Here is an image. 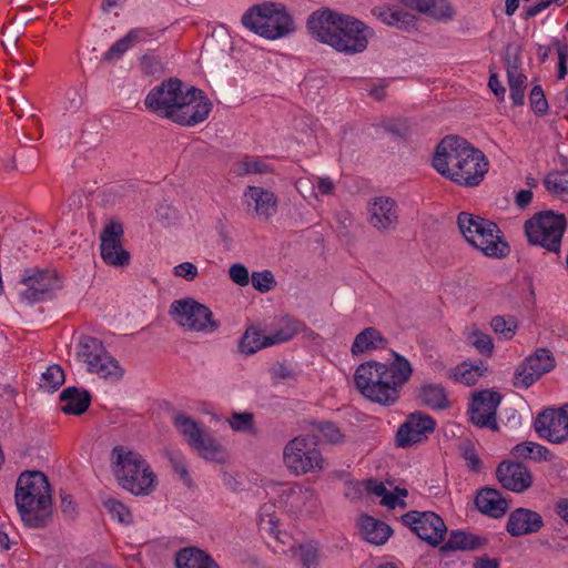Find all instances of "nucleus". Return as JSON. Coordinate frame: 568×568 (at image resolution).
<instances>
[{
  "mask_svg": "<svg viewBox=\"0 0 568 568\" xmlns=\"http://www.w3.org/2000/svg\"><path fill=\"white\" fill-rule=\"evenodd\" d=\"M146 110L162 119L193 126L205 121L212 111V102L195 87H185L178 78L155 85L144 99Z\"/></svg>",
  "mask_w": 568,
  "mask_h": 568,
  "instance_id": "1",
  "label": "nucleus"
},
{
  "mask_svg": "<svg viewBox=\"0 0 568 568\" xmlns=\"http://www.w3.org/2000/svg\"><path fill=\"white\" fill-rule=\"evenodd\" d=\"M386 363L368 361L361 364L354 374L359 393L371 402L390 406L395 404L403 387L413 376L410 362L399 353L392 351Z\"/></svg>",
  "mask_w": 568,
  "mask_h": 568,
  "instance_id": "2",
  "label": "nucleus"
},
{
  "mask_svg": "<svg viewBox=\"0 0 568 568\" xmlns=\"http://www.w3.org/2000/svg\"><path fill=\"white\" fill-rule=\"evenodd\" d=\"M433 168L459 186L474 187L484 180L489 162L480 150L465 139L447 135L436 146Z\"/></svg>",
  "mask_w": 568,
  "mask_h": 568,
  "instance_id": "3",
  "label": "nucleus"
},
{
  "mask_svg": "<svg viewBox=\"0 0 568 568\" xmlns=\"http://www.w3.org/2000/svg\"><path fill=\"white\" fill-rule=\"evenodd\" d=\"M306 26L320 42L348 55L364 52L374 34L362 21L329 9L313 12Z\"/></svg>",
  "mask_w": 568,
  "mask_h": 568,
  "instance_id": "4",
  "label": "nucleus"
},
{
  "mask_svg": "<svg viewBox=\"0 0 568 568\" xmlns=\"http://www.w3.org/2000/svg\"><path fill=\"white\" fill-rule=\"evenodd\" d=\"M14 503L24 526L34 529L45 527L52 517L51 488L45 475L39 470L20 474Z\"/></svg>",
  "mask_w": 568,
  "mask_h": 568,
  "instance_id": "5",
  "label": "nucleus"
},
{
  "mask_svg": "<svg viewBox=\"0 0 568 568\" xmlns=\"http://www.w3.org/2000/svg\"><path fill=\"white\" fill-rule=\"evenodd\" d=\"M111 456L112 473L123 489L136 496L154 490L155 474L139 453L116 446Z\"/></svg>",
  "mask_w": 568,
  "mask_h": 568,
  "instance_id": "6",
  "label": "nucleus"
},
{
  "mask_svg": "<svg viewBox=\"0 0 568 568\" xmlns=\"http://www.w3.org/2000/svg\"><path fill=\"white\" fill-rule=\"evenodd\" d=\"M241 21L246 29L268 40L286 37L295 29L291 14L280 2L254 4L244 12Z\"/></svg>",
  "mask_w": 568,
  "mask_h": 568,
  "instance_id": "7",
  "label": "nucleus"
},
{
  "mask_svg": "<svg viewBox=\"0 0 568 568\" xmlns=\"http://www.w3.org/2000/svg\"><path fill=\"white\" fill-rule=\"evenodd\" d=\"M457 224L464 239L485 256L500 258L508 254L509 246L501 240V232L496 223L468 212H460Z\"/></svg>",
  "mask_w": 568,
  "mask_h": 568,
  "instance_id": "8",
  "label": "nucleus"
},
{
  "mask_svg": "<svg viewBox=\"0 0 568 568\" xmlns=\"http://www.w3.org/2000/svg\"><path fill=\"white\" fill-rule=\"evenodd\" d=\"M565 230V215L556 214L552 211L539 212L525 222L528 243L555 254L560 253Z\"/></svg>",
  "mask_w": 568,
  "mask_h": 568,
  "instance_id": "9",
  "label": "nucleus"
},
{
  "mask_svg": "<svg viewBox=\"0 0 568 568\" xmlns=\"http://www.w3.org/2000/svg\"><path fill=\"white\" fill-rule=\"evenodd\" d=\"M170 315L179 326L191 332L212 334L220 327L212 311L192 297L173 301Z\"/></svg>",
  "mask_w": 568,
  "mask_h": 568,
  "instance_id": "10",
  "label": "nucleus"
},
{
  "mask_svg": "<svg viewBox=\"0 0 568 568\" xmlns=\"http://www.w3.org/2000/svg\"><path fill=\"white\" fill-rule=\"evenodd\" d=\"M283 459L286 467L296 475L318 471L325 467L317 442L311 436L291 439L284 447Z\"/></svg>",
  "mask_w": 568,
  "mask_h": 568,
  "instance_id": "11",
  "label": "nucleus"
},
{
  "mask_svg": "<svg viewBox=\"0 0 568 568\" xmlns=\"http://www.w3.org/2000/svg\"><path fill=\"white\" fill-rule=\"evenodd\" d=\"M78 356L88 365L89 372L105 379L118 382L123 375L119 362L105 351L102 342L95 337H81Z\"/></svg>",
  "mask_w": 568,
  "mask_h": 568,
  "instance_id": "12",
  "label": "nucleus"
},
{
  "mask_svg": "<svg viewBox=\"0 0 568 568\" xmlns=\"http://www.w3.org/2000/svg\"><path fill=\"white\" fill-rule=\"evenodd\" d=\"M20 283L24 286L20 291V297L28 304L48 300L61 288V281L57 272L49 268H26Z\"/></svg>",
  "mask_w": 568,
  "mask_h": 568,
  "instance_id": "13",
  "label": "nucleus"
},
{
  "mask_svg": "<svg viewBox=\"0 0 568 568\" xmlns=\"http://www.w3.org/2000/svg\"><path fill=\"white\" fill-rule=\"evenodd\" d=\"M538 436L552 444L568 442V403L558 408H546L535 419Z\"/></svg>",
  "mask_w": 568,
  "mask_h": 568,
  "instance_id": "14",
  "label": "nucleus"
},
{
  "mask_svg": "<svg viewBox=\"0 0 568 568\" xmlns=\"http://www.w3.org/2000/svg\"><path fill=\"white\" fill-rule=\"evenodd\" d=\"M555 366L556 361L551 352L546 348H538L517 367L514 375V385L528 388L544 374L552 371Z\"/></svg>",
  "mask_w": 568,
  "mask_h": 568,
  "instance_id": "15",
  "label": "nucleus"
},
{
  "mask_svg": "<svg viewBox=\"0 0 568 568\" xmlns=\"http://www.w3.org/2000/svg\"><path fill=\"white\" fill-rule=\"evenodd\" d=\"M403 520L423 540L432 546L439 545L447 532L444 520L433 511H409Z\"/></svg>",
  "mask_w": 568,
  "mask_h": 568,
  "instance_id": "16",
  "label": "nucleus"
},
{
  "mask_svg": "<svg viewBox=\"0 0 568 568\" xmlns=\"http://www.w3.org/2000/svg\"><path fill=\"white\" fill-rule=\"evenodd\" d=\"M123 232V225L120 222L111 221L100 235L101 257L109 265L124 266L130 262V253L121 243Z\"/></svg>",
  "mask_w": 568,
  "mask_h": 568,
  "instance_id": "17",
  "label": "nucleus"
},
{
  "mask_svg": "<svg viewBox=\"0 0 568 568\" xmlns=\"http://www.w3.org/2000/svg\"><path fill=\"white\" fill-rule=\"evenodd\" d=\"M435 426L436 422L429 415L420 412L412 413L398 428L396 444L398 447L406 448L422 443L428 434L434 432Z\"/></svg>",
  "mask_w": 568,
  "mask_h": 568,
  "instance_id": "18",
  "label": "nucleus"
},
{
  "mask_svg": "<svg viewBox=\"0 0 568 568\" xmlns=\"http://www.w3.org/2000/svg\"><path fill=\"white\" fill-rule=\"evenodd\" d=\"M500 403L497 392L481 390L475 393L469 407L470 420L480 428L497 429L496 413Z\"/></svg>",
  "mask_w": 568,
  "mask_h": 568,
  "instance_id": "19",
  "label": "nucleus"
},
{
  "mask_svg": "<svg viewBox=\"0 0 568 568\" xmlns=\"http://www.w3.org/2000/svg\"><path fill=\"white\" fill-rule=\"evenodd\" d=\"M243 202L248 213L265 221L277 212V196L273 191L262 186L248 185L244 190Z\"/></svg>",
  "mask_w": 568,
  "mask_h": 568,
  "instance_id": "20",
  "label": "nucleus"
},
{
  "mask_svg": "<svg viewBox=\"0 0 568 568\" xmlns=\"http://www.w3.org/2000/svg\"><path fill=\"white\" fill-rule=\"evenodd\" d=\"M368 222L379 232H389L398 224V205L388 196L374 197L368 204Z\"/></svg>",
  "mask_w": 568,
  "mask_h": 568,
  "instance_id": "21",
  "label": "nucleus"
},
{
  "mask_svg": "<svg viewBox=\"0 0 568 568\" xmlns=\"http://www.w3.org/2000/svg\"><path fill=\"white\" fill-rule=\"evenodd\" d=\"M496 476L504 488L515 493H523L532 484L528 468L520 463H500L497 467Z\"/></svg>",
  "mask_w": 568,
  "mask_h": 568,
  "instance_id": "22",
  "label": "nucleus"
},
{
  "mask_svg": "<svg viewBox=\"0 0 568 568\" xmlns=\"http://www.w3.org/2000/svg\"><path fill=\"white\" fill-rule=\"evenodd\" d=\"M542 525V518L538 513L517 508L510 513L506 529L513 537H519L539 531Z\"/></svg>",
  "mask_w": 568,
  "mask_h": 568,
  "instance_id": "23",
  "label": "nucleus"
},
{
  "mask_svg": "<svg viewBox=\"0 0 568 568\" xmlns=\"http://www.w3.org/2000/svg\"><path fill=\"white\" fill-rule=\"evenodd\" d=\"M409 9L426 13L436 21L448 22L455 18L456 10L447 0H405Z\"/></svg>",
  "mask_w": 568,
  "mask_h": 568,
  "instance_id": "24",
  "label": "nucleus"
},
{
  "mask_svg": "<svg viewBox=\"0 0 568 568\" xmlns=\"http://www.w3.org/2000/svg\"><path fill=\"white\" fill-rule=\"evenodd\" d=\"M475 505L480 513L494 518L503 517L508 509V504L501 494L497 489L488 487L478 491Z\"/></svg>",
  "mask_w": 568,
  "mask_h": 568,
  "instance_id": "25",
  "label": "nucleus"
},
{
  "mask_svg": "<svg viewBox=\"0 0 568 568\" xmlns=\"http://www.w3.org/2000/svg\"><path fill=\"white\" fill-rule=\"evenodd\" d=\"M486 544L487 539L483 536L464 530H453L442 549L444 551H471L483 548Z\"/></svg>",
  "mask_w": 568,
  "mask_h": 568,
  "instance_id": "26",
  "label": "nucleus"
},
{
  "mask_svg": "<svg viewBox=\"0 0 568 568\" xmlns=\"http://www.w3.org/2000/svg\"><path fill=\"white\" fill-rule=\"evenodd\" d=\"M63 403L61 410L69 415L83 414L91 403V396L87 390H79L77 387H68L60 394Z\"/></svg>",
  "mask_w": 568,
  "mask_h": 568,
  "instance_id": "27",
  "label": "nucleus"
},
{
  "mask_svg": "<svg viewBox=\"0 0 568 568\" xmlns=\"http://www.w3.org/2000/svg\"><path fill=\"white\" fill-rule=\"evenodd\" d=\"M359 528L364 539L373 545L385 544L392 534L388 525L371 516L359 518Z\"/></svg>",
  "mask_w": 568,
  "mask_h": 568,
  "instance_id": "28",
  "label": "nucleus"
},
{
  "mask_svg": "<svg viewBox=\"0 0 568 568\" xmlns=\"http://www.w3.org/2000/svg\"><path fill=\"white\" fill-rule=\"evenodd\" d=\"M387 339L375 327H366L359 332L351 347L353 355L363 354L368 351L385 348Z\"/></svg>",
  "mask_w": 568,
  "mask_h": 568,
  "instance_id": "29",
  "label": "nucleus"
},
{
  "mask_svg": "<svg viewBox=\"0 0 568 568\" xmlns=\"http://www.w3.org/2000/svg\"><path fill=\"white\" fill-rule=\"evenodd\" d=\"M282 501L290 505L294 509H302L303 507L311 506L315 499V491L311 487L302 485L285 486L280 495Z\"/></svg>",
  "mask_w": 568,
  "mask_h": 568,
  "instance_id": "30",
  "label": "nucleus"
},
{
  "mask_svg": "<svg viewBox=\"0 0 568 568\" xmlns=\"http://www.w3.org/2000/svg\"><path fill=\"white\" fill-rule=\"evenodd\" d=\"M175 561L178 568H220L207 554L197 548L180 550Z\"/></svg>",
  "mask_w": 568,
  "mask_h": 568,
  "instance_id": "31",
  "label": "nucleus"
},
{
  "mask_svg": "<svg viewBox=\"0 0 568 568\" xmlns=\"http://www.w3.org/2000/svg\"><path fill=\"white\" fill-rule=\"evenodd\" d=\"M304 328V324L298 320L285 316L280 320L276 327L267 334L271 345H277L291 341L300 331Z\"/></svg>",
  "mask_w": 568,
  "mask_h": 568,
  "instance_id": "32",
  "label": "nucleus"
},
{
  "mask_svg": "<svg viewBox=\"0 0 568 568\" xmlns=\"http://www.w3.org/2000/svg\"><path fill=\"white\" fill-rule=\"evenodd\" d=\"M204 459L221 462L224 458L220 443L205 430L190 444Z\"/></svg>",
  "mask_w": 568,
  "mask_h": 568,
  "instance_id": "33",
  "label": "nucleus"
},
{
  "mask_svg": "<svg viewBox=\"0 0 568 568\" xmlns=\"http://www.w3.org/2000/svg\"><path fill=\"white\" fill-rule=\"evenodd\" d=\"M487 371L486 365L480 361L477 364L463 362L457 365L449 374V377L457 383L473 386Z\"/></svg>",
  "mask_w": 568,
  "mask_h": 568,
  "instance_id": "34",
  "label": "nucleus"
},
{
  "mask_svg": "<svg viewBox=\"0 0 568 568\" xmlns=\"http://www.w3.org/2000/svg\"><path fill=\"white\" fill-rule=\"evenodd\" d=\"M418 399L432 409H445L449 405L446 390L440 384L423 385L418 390Z\"/></svg>",
  "mask_w": 568,
  "mask_h": 568,
  "instance_id": "35",
  "label": "nucleus"
},
{
  "mask_svg": "<svg viewBox=\"0 0 568 568\" xmlns=\"http://www.w3.org/2000/svg\"><path fill=\"white\" fill-rule=\"evenodd\" d=\"M292 554L297 559L301 568H317L320 564V546L317 542L307 541L292 547Z\"/></svg>",
  "mask_w": 568,
  "mask_h": 568,
  "instance_id": "36",
  "label": "nucleus"
},
{
  "mask_svg": "<svg viewBox=\"0 0 568 568\" xmlns=\"http://www.w3.org/2000/svg\"><path fill=\"white\" fill-rule=\"evenodd\" d=\"M272 346L267 334L263 335L257 328L250 327L242 336L239 348L245 355H252L257 351Z\"/></svg>",
  "mask_w": 568,
  "mask_h": 568,
  "instance_id": "37",
  "label": "nucleus"
},
{
  "mask_svg": "<svg viewBox=\"0 0 568 568\" xmlns=\"http://www.w3.org/2000/svg\"><path fill=\"white\" fill-rule=\"evenodd\" d=\"M311 184V195L317 199L314 189L317 187L322 195H333L336 190L334 181L329 176H313V180L300 179L296 181V190L304 196V190Z\"/></svg>",
  "mask_w": 568,
  "mask_h": 568,
  "instance_id": "38",
  "label": "nucleus"
},
{
  "mask_svg": "<svg viewBox=\"0 0 568 568\" xmlns=\"http://www.w3.org/2000/svg\"><path fill=\"white\" fill-rule=\"evenodd\" d=\"M235 172L240 176L252 174H268L273 172V168L260 158H245L236 163Z\"/></svg>",
  "mask_w": 568,
  "mask_h": 568,
  "instance_id": "39",
  "label": "nucleus"
},
{
  "mask_svg": "<svg viewBox=\"0 0 568 568\" xmlns=\"http://www.w3.org/2000/svg\"><path fill=\"white\" fill-rule=\"evenodd\" d=\"M548 449L534 442H524L516 445L513 449V454L519 458H529L536 462L546 460Z\"/></svg>",
  "mask_w": 568,
  "mask_h": 568,
  "instance_id": "40",
  "label": "nucleus"
},
{
  "mask_svg": "<svg viewBox=\"0 0 568 568\" xmlns=\"http://www.w3.org/2000/svg\"><path fill=\"white\" fill-rule=\"evenodd\" d=\"M490 327L495 334L499 335L503 339H511L517 331L518 323L514 316L496 315L490 321Z\"/></svg>",
  "mask_w": 568,
  "mask_h": 568,
  "instance_id": "41",
  "label": "nucleus"
},
{
  "mask_svg": "<svg viewBox=\"0 0 568 568\" xmlns=\"http://www.w3.org/2000/svg\"><path fill=\"white\" fill-rule=\"evenodd\" d=\"M467 342L483 356L490 357L493 355L494 343L491 337L478 328H469L467 333Z\"/></svg>",
  "mask_w": 568,
  "mask_h": 568,
  "instance_id": "42",
  "label": "nucleus"
},
{
  "mask_svg": "<svg viewBox=\"0 0 568 568\" xmlns=\"http://www.w3.org/2000/svg\"><path fill=\"white\" fill-rule=\"evenodd\" d=\"M64 373L60 365H50L42 373L40 388L48 393H53L64 383Z\"/></svg>",
  "mask_w": 568,
  "mask_h": 568,
  "instance_id": "43",
  "label": "nucleus"
},
{
  "mask_svg": "<svg viewBox=\"0 0 568 568\" xmlns=\"http://www.w3.org/2000/svg\"><path fill=\"white\" fill-rule=\"evenodd\" d=\"M174 425L179 432L184 436L189 445L199 437L203 429H201L197 423L185 414H178L174 417Z\"/></svg>",
  "mask_w": 568,
  "mask_h": 568,
  "instance_id": "44",
  "label": "nucleus"
},
{
  "mask_svg": "<svg viewBox=\"0 0 568 568\" xmlns=\"http://www.w3.org/2000/svg\"><path fill=\"white\" fill-rule=\"evenodd\" d=\"M544 184L555 195L568 194V170L549 173L545 178Z\"/></svg>",
  "mask_w": 568,
  "mask_h": 568,
  "instance_id": "45",
  "label": "nucleus"
},
{
  "mask_svg": "<svg viewBox=\"0 0 568 568\" xmlns=\"http://www.w3.org/2000/svg\"><path fill=\"white\" fill-rule=\"evenodd\" d=\"M506 67L509 89H525L527 78L520 71L518 57H514L513 59L508 57Z\"/></svg>",
  "mask_w": 568,
  "mask_h": 568,
  "instance_id": "46",
  "label": "nucleus"
},
{
  "mask_svg": "<svg viewBox=\"0 0 568 568\" xmlns=\"http://www.w3.org/2000/svg\"><path fill=\"white\" fill-rule=\"evenodd\" d=\"M165 456L169 459L171 467L181 477V479L185 484H190L191 479L187 470V465L182 454L178 450H168L165 452Z\"/></svg>",
  "mask_w": 568,
  "mask_h": 568,
  "instance_id": "47",
  "label": "nucleus"
},
{
  "mask_svg": "<svg viewBox=\"0 0 568 568\" xmlns=\"http://www.w3.org/2000/svg\"><path fill=\"white\" fill-rule=\"evenodd\" d=\"M253 287L262 293H266L275 285V278L271 271L254 272L251 276Z\"/></svg>",
  "mask_w": 568,
  "mask_h": 568,
  "instance_id": "48",
  "label": "nucleus"
},
{
  "mask_svg": "<svg viewBox=\"0 0 568 568\" xmlns=\"http://www.w3.org/2000/svg\"><path fill=\"white\" fill-rule=\"evenodd\" d=\"M386 23L398 28H407L414 24L415 16L405 9H395L385 18Z\"/></svg>",
  "mask_w": 568,
  "mask_h": 568,
  "instance_id": "49",
  "label": "nucleus"
},
{
  "mask_svg": "<svg viewBox=\"0 0 568 568\" xmlns=\"http://www.w3.org/2000/svg\"><path fill=\"white\" fill-rule=\"evenodd\" d=\"M104 507L109 510L113 518L120 523H130L131 514L129 509L119 500L109 498L104 500Z\"/></svg>",
  "mask_w": 568,
  "mask_h": 568,
  "instance_id": "50",
  "label": "nucleus"
},
{
  "mask_svg": "<svg viewBox=\"0 0 568 568\" xmlns=\"http://www.w3.org/2000/svg\"><path fill=\"white\" fill-rule=\"evenodd\" d=\"M529 101L531 109L536 114L542 115L547 112L548 102L540 85H534L530 91Z\"/></svg>",
  "mask_w": 568,
  "mask_h": 568,
  "instance_id": "51",
  "label": "nucleus"
},
{
  "mask_svg": "<svg viewBox=\"0 0 568 568\" xmlns=\"http://www.w3.org/2000/svg\"><path fill=\"white\" fill-rule=\"evenodd\" d=\"M232 429L237 432H248L253 429V414L252 413H234L230 420Z\"/></svg>",
  "mask_w": 568,
  "mask_h": 568,
  "instance_id": "52",
  "label": "nucleus"
},
{
  "mask_svg": "<svg viewBox=\"0 0 568 568\" xmlns=\"http://www.w3.org/2000/svg\"><path fill=\"white\" fill-rule=\"evenodd\" d=\"M130 48L132 47L124 36L109 48L102 59L106 62L119 60Z\"/></svg>",
  "mask_w": 568,
  "mask_h": 568,
  "instance_id": "53",
  "label": "nucleus"
},
{
  "mask_svg": "<svg viewBox=\"0 0 568 568\" xmlns=\"http://www.w3.org/2000/svg\"><path fill=\"white\" fill-rule=\"evenodd\" d=\"M125 38L130 42L131 47H133L135 44L156 39V32L148 28H134L125 34Z\"/></svg>",
  "mask_w": 568,
  "mask_h": 568,
  "instance_id": "54",
  "label": "nucleus"
},
{
  "mask_svg": "<svg viewBox=\"0 0 568 568\" xmlns=\"http://www.w3.org/2000/svg\"><path fill=\"white\" fill-rule=\"evenodd\" d=\"M318 432L322 434L324 439H326L331 444H338L343 442V434L339 428L333 423H321L318 424Z\"/></svg>",
  "mask_w": 568,
  "mask_h": 568,
  "instance_id": "55",
  "label": "nucleus"
},
{
  "mask_svg": "<svg viewBox=\"0 0 568 568\" xmlns=\"http://www.w3.org/2000/svg\"><path fill=\"white\" fill-rule=\"evenodd\" d=\"M230 278L239 286H246L248 285L251 277L248 274V270L245 265L241 263H235L231 265L229 270Z\"/></svg>",
  "mask_w": 568,
  "mask_h": 568,
  "instance_id": "56",
  "label": "nucleus"
},
{
  "mask_svg": "<svg viewBox=\"0 0 568 568\" xmlns=\"http://www.w3.org/2000/svg\"><path fill=\"white\" fill-rule=\"evenodd\" d=\"M385 130L398 138H405L409 131V124L405 119H392L384 123Z\"/></svg>",
  "mask_w": 568,
  "mask_h": 568,
  "instance_id": "57",
  "label": "nucleus"
},
{
  "mask_svg": "<svg viewBox=\"0 0 568 568\" xmlns=\"http://www.w3.org/2000/svg\"><path fill=\"white\" fill-rule=\"evenodd\" d=\"M406 496H407L406 489L396 488V494L388 490L386 493L385 498L381 499V504L390 509H395L396 507L404 508L406 506V504L400 497H406Z\"/></svg>",
  "mask_w": 568,
  "mask_h": 568,
  "instance_id": "58",
  "label": "nucleus"
},
{
  "mask_svg": "<svg viewBox=\"0 0 568 568\" xmlns=\"http://www.w3.org/2000/svg\"><path fill=\"white\" fill-rule=\"evenodd\" d=\"M174 275L182 277L189 282L194 281L197 276V267L191 262H183L174 267Z\"/></svg>",
  "mask_w": 568,
  "mask_h": 568,
  "instance_id": "59",
  "label": "nucleus"
},
{
  "mask_svg": "<svg viewBox=\"0 0 568 568\" xmlns=\"http://www.w3.org/2000/svg\"><path fill=\"white\" fill-rule=\"evenodd\" d=\"M140 64L145 74H155L162 70L161 61L151 55H143L140 60Z\"/></svg>",
  "mask_w": 568,
  "mask_h": 568,
  "instance_id": "60",
  "label": "nucleus"
},
{
  "mask_svg": "<svg viewBox=\"0 0 568 568\" xmlns=\"http://www.w3.org/2000/svg\"><path fill=\"white\" fill-rule=\"evenodd\" d=\"M463 456L466 460L467 467L473 471H478L480 468V458L476 454L474 447L467 444L463 449Z\"/></svg>",
  "mask_w": 568,
  "mask_h": 568,
  "instance_id": "61",
  "label": "nucleus"
},
{
  "mask_svg": "<svg viewBox=\"0 0 568 568\" xmlns=\"http://www.w3.org/2000/svg\"><path fill=\"white\" fill-rule=\"evenodd\" d=\"M60 508L67 516H73L77 506L72 499V496L65 493L60 494Z\"/></svg>",
  "mask_w": 568,
  "mask_h": 568,
  "instance_id": "62",
  "label": "nucleus"
},
{
  "mask_svg": "<svg viewBox=\"0 0 568 568\" xmlns=\"http://www.w3.org/2000/svg\"><path fill=\"white\" fill-rule=\"evenodd\" d=\"M366 488L371 494L379 497L381 499L385 498L386 493L388 491V489L382 481L374 480V479L367 480Z\"/></svg>",
  "mask_w": 568,
  "mask_h": 568,
  "instance_id": "63",
  "label": "nucleus"
},
{
  "mask_svg": "<svg viewBox=\"0 0 568 568\" xmlns=\"http://www.w3.org/2000/svg\"><path fill=\"white\" fill-rule=\"evenodd\" d=\"M488 87L499 100L505 98L506 90L496 74L489 77Z\"/></svg>",
  "mask_w": 568,
  "mask_h": 568,
  "instance_id": "64",
  "label": "nucleus"
}]
</instances>
